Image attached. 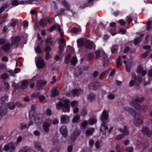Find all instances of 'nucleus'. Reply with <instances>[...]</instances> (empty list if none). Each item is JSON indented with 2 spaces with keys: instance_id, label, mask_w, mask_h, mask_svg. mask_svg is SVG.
Wrapping results in <instances>:
<instances>
[{
  "instance_id": "obj_34",
  "label": "nucleus",
  "mask_w": 152,
  "mask_h": 152,
  "mask_svg": "<svg viewBox=\"0 0 152 152\" xmlns=\"http://www.w3.org/2000/svg\"><path fill=\"white\" fill-rule=\"evenodd\" d=\"M20 128L21 130H23L26 128L28 129V126L26 124L22 123L20 124Z\"/></svg>"
},
{
  "instance_id": "obj_26",
  "label": "nucleus",
  "mask_w": 152,
  "mask_h": 152,
  "mask_svg": "<svg viewBox=\"0 0 152 152\" xmlns=\"http://www.w3.org/2000/svg\"><path fill=\"white\" fill-rule=\"evenodd\" d=\"M20 40V37L19 36H17L12 38V45L19 42Z\"/></svg>"
},
{
  "instance_id": "obj_18",
  "label": "nucleus",
  "mask_w": 152,
  "mask_h": 152,
  "mask_svg": "<svg viewBox=\"0 0 152 152\" xmlns=\"http://www.w3.org/2000/svg\"><path fill=\"white\" fill-rule=\"evenodd\" d=\"M95 96L92 93H90L88 95L87 99L89 102L93 101L95 99Z\"/></svg>"
},
{
  "instance_id": "obj_47",
  "label": "nucleus",
  "mask_w": 152,
  "mask_h": 152,
  "mask_svg": "<svg viewBox=\"0 0 152 152\" xmlns=\"http://www.w3.org/2000/svg\"><path fill=\"white\" fill-rule=\"evenodd\" d=\"M35 50L36 53H40L41 52L40 48L39 46H37L35 48Z\"/></svg>"
},
{
  "instance_id": "obj_28",
  "label": "nucleus",
  "mask_w": 152,
  "mask_h": 152,
  "mask_svg": "<svg viewBox=\"0 0 152 152\" xmlns=\"http://www.w3.org/2000/svg\"><path fill=\"white\" fill-rule=\"evenodd\" d=\"M96 119L94 117L90 118L88 121V123L91 125H92L96 123Z\"/></svg>"
},
{
  "instance_id": "obj_63",
  "label": "nucleus",
  "mask_w": 152,
  "mask_h": 152,
  "mask_svg": "<svg viewBox=\"0 0 152 152\" xmlns=\"http://www.w3.org/2000/svg\"><path fill=\"white\" fill-rule=\"evenodd\" d=\"M94 57V55L92 53H90L89 54L88 56V58L89 60H91Z\"/></svg>"
},
{
  "instance_id": "obj_56",
  "label": "nucleus",
  "mask_w": 152,
  "mask_h": 152,
  "mask_svg": "<svg viewBox=\"0 0 152 152\" xmlns=\"http://www.w3.org/2000/svg\"><path fill=\"white\" fill-rule=\"evenodd\" d=\"M79 30L78 28H73L72 30V31L75 34H76L78 32H79Z\"/></svg>"
},
{
  "instance_id": "obj_55",
  "label": "nucleus",
  "mask_w": 152,
  "mask_h": 152,
  "mask_svg": "<svg viewBox=\"0 0 152 152\" xmlns=\"http://www.w3.org/2000/svg\"><path fill=\"white\" fill-rule=\"evenodd\" d=\"M108 97L110 99H113L115 98V95L113 94H110L108 95Z\"/></svg>"
},
{
  "instance_id": "obj_6",
  "label": "nucleus",
  "mask_w": 152,
  "mask_h": 152,
  "mask_svg": "<svg viewBox=\"0 0 152 152\" xmlns=\"http://www.w3.org/2000/svg\"><path fill=\"white\" fill-rule=\"evenodd\" d=\"M77 43L78 45L79 46L81 47L82 46H85L86 43H87V44H90V46H91L92 45V42H89L88 39L84 38H80L79 39L77 40Z\"/></svg>"
},
{
  "instance_id": "obj_53",
  "label": "nucleus",
  "mask_w": 152,
  "mask_h": 152,
  "mask_svg": "<svg viewBox=\"0 0 152 152\" xmlns=\"http://www.w3.org/2000/svg\"><path fill=\"white\" fill-rule=\"evenodd\" d=\"M118 23L122 26H124L126 24V22L122 20H119L118 21Z\"/></svg>"
},
{
  "instance_id": "obj_16",
  "label": "nucleus",
  "mask_w": 152,
  "mask_h": 152,
  "mask_svg": "<svg viewBox=\"0 0 152 152\" xmlns=\"http://www.w3.org/2000/svg\"><path fill=\"white\" fill-rule=\"evenodd\" d=\"M83 93V91L80 89H75L72 91V93L75 96H77Z\"/></svg>"
},
{
  "instance_id": "obj_51",
  "label": "nucleus",
  "mask_w": 152,
  "mask_h": 152,
  "mask_svg": "<svg viewBox=\"0 0 152 152\" xmlns=\"http://www.w3.org/2000/svg\"><path fill=\"white\" fill-rule=\"evenodd\" d=\"M59 49L60 50L58 52V54L59 55H61L62 53V52L63 50V47L62 45H60L59 47Z\"/></svg>"
},
{
  "instance_id": "obj_12",
  "label": "nucleus",
  "mask_w": 152,
  "mask_h": 152,
  "mask_svg": "<svg viewBox=\"0 0 152 152\" xmlns=\"http://www.w3.org/2000/svg\"><path fill=\"white\" fill-rule=\"evenodd\" d=\"M0 116L1 118L7 114V109L6 108L3 106L0 107Z\"/></svg>"
},
{
  "instance_id": "obj_57",
  "label": "nucleus",
  "mask_w": 152,
  "mask_h": 152,
  "mask_svg": "<svg viewBox=\"0 0 152 152\" xmlns=\"http://www.w3.org/2000/svg\"><path fill=\"white\" fill-rule=\"evenodd\" d=\"M143 70L142 67L141 66H140L137 70V72L138 73H141Z\"/></svg>"
},
{
  "instance_id": "obj_25",
  "label": "nucleus",
  "mask_w": 152,
  "mask_h": 152,
  "mask_svg": "<svg viewBox=\"0 0 152 152\" xmlns=\"http://www.w3.org/2000/svg\"><path fill=\"white\" fill-rule=\"evenodd\" d=\"M124 109L127 111L129 113H130L131 115H132L133 116H135V111L129 107H127L125 108Z\"/></svg>"
},
{
  "instance_id": "obj_19",
  "label": "nucleus",
  "mask_w": 152,
  "mask_h": 152,
  "mask_svg": "<svg viewBox=\"0 0 152 152\" xmlns=\"http://www.w3.org/2000/svg\"><path fill=\"white\" fill-rule=\"evenodd\" d=\"M142 131L143 132L146 134L148 137H150L152 133L151 131L149 130L148 128L146 127H143Z\"/></svg>"
},
{
  "instance_id": "obj_49",
  "label": "nucleus",
  "mask_w": 152,
  "mask_h": 152,
  "mask_svg": "<svg viewBox=\"0 0 152 152\" xmlns=\"http://www.w3.org/2000/svg\"><path fill=\"white\" fill-rule=\"evenodd\" d=\"M71 106L73 107H75L77 105V102L76 101H73L71 103Z\"/></svg>"
},
{
  "instance_id": "obj_7",
  "label": "nucleus",
  "mask_w": 152,
  "mask_h": 152,
  "mask_svg": "<svg viewBox=\"0 0 152 152\" xmlns=\"http://www.w3.org/2000/svg\"><path fill=\"white\" fill-rule=\"evenodd\" d=\"M130 104L131 105L133 106L135 109L137 110H140L142 109V110L145 111L148 107L146 106H144L141 107L140 106L135 102H130Z\"/></svg>"
},
{
  "instance_id": "obj_37",
  "label": "nucleus",
  "mask_w": 152,
  "mask_h": 152,
  "mask_svg": "<svg viewBox=\"0 0 152 152\" xmlns=\"http://www.w3.org/2000/svg\"><path fill=\"white\" fill-rule=\"evenodd\" d=\"M70 58L71 55L69 54H68L66 56L65 59V63L67 64L69 63Z\"/></svg>"
},
{
  "instance_id": "obj_22",
  "label": "nucleus",
  "mask_w": 152,
  "mask_h": 152,
  "mask_svg": "<svg viewBox=\"0 0 152 152\" xmlns=\"http://www.w3.org/2000/svg\"><path fill=\"white\" fill-rule=\"evenodd\" d=\"M51 94L50 96L52 97H54L57 96L58 94V92L56 88H54L51 91Z\"/></svg>"
},
{
  "instance_id": "obj_33",
  "label": "nucleus",
  "mask_w": 152,
  "mask_h": 152,
  "mask_svg": "<svg viewBox=\"0 0 152 152\" xmlns=\"http://www.w3.org/2000/svg\"><path fill=\"white\" fill-rule=\"evenodd\" d=\"M144 99L143 97L137 98L134 100H133L132 102H135L136 103L140 102L142 101H143Z\"/></svg>"
},
{
  "instance_id": "obj_21",
  "label": "nucleus",
  "mask_w": 152,
  "mask_h": 152,
  "mask_svg": "<svg viewBox=\"0 0 152 152\" xmlns=\"http://www.w3.org/2000/svg\"><path fill=\"white\" fill-rule=\"evenodd\" d=\"M95 129L93 128H90L87 130L85 132L86 136H88L92 135Z\"/></svg>"
},
{
  "instance_id": "obj_9",
  "label": "nucleus",
  "mask_w": 152,
  "mask_h": 152,
  "mask_svg": "<svg viewBox=\"0 0 152 152\" xmlns=\"http://www.w3.org/2000/svg\"><path fill=\"white\" fill-rule=\"evenodd\" d=\"M108 128L107 126L106 125L105 121H103L100 127V133L102 134H104L106 133V129Z\"/></svg>"
},
{
  "instance_id": "obj_40",
  "label": "nucleus",
  "mask_w": 152,
  "mask_h": 152,
  "mask_svg": "<svg viewBox=\"0 0 152 152\" xmlns=\"http://www.w3.org/2000/svg\"><path fill=\"white\" fill-rule=\"evenodd\" d=\"M40 101L41 102L44 103L45 102V98L43 95H41L39 96Z\"/></svg>"
},
{
  "instance_id": "obj_20",
  "label": "nucleus",
  "mask_w": 152,
  "mask_h": 152,
  "mask_svg": "<svg viewBox=\"0 0 152 152\" xmlns=\"http://www.w3.org/2000/svg\"><path fill=\"white\" fill-rule=\"evenodd\" d=\"M119 130L120 132L124 133V135H127L129 134V131L128 129L126 126H125L123 128L119 129Z\"/></svg>"
},
{
  "instance_id": "obj_64",
  "label": "nucleus",
  "mask_w": 152,
  "mask_h": 152,
  "mask_svg": "<svg viewBox=\"0 0 152 152\" xmlns=\"http://www.w3.org/2000/svg\"><path fill=\"white\" fill-rule=\"evenodd\" d=\"M135 82V80H131L129 83V86H134Z\"/></svg>"
},
{
  "instance_id": "obj_39",
  "label": "nucleus",
  "mask_w": 152,
  "mask_h": 152,
  "mask_svg": "<svg viewBox=\"0 0 152 152\" xmlns=\"http://www.w3.org/2000/svg\"><path fill=\"white\" fill-rule=\"evenodd\" d=\"M80 117V116L79 115H77L74 117L72 120V122L75 123L79 119Z\"/></svg>"
},
{
  "instance_id": "obj_5",
  "label": "nucleus",
  "mask_w": 152,
  "mask_h": 152,
  "mask_svg": "<svg viewBox=\"0 0 152 152\" xmlns=\"http://www.w3.org/2000/svg\"><path fill=\"white\" fill-rule=\"evenodd\" d=\"M15 148L16 147L14 144L10 143L4 145L3 150L6 152H13L15 151Z\"/></svg>"
},
{
  "instance_id": "obj_48",
  "label": "nucleus",
  "mask_w": 152,
  "mask_h": 152,
  "mask_svg": "<svg viewBox=\"0 0 152 152\" xmlns=\"http://www.w3.org/2000/svg\"><path fill=\"white\" fill-rule=\"evenodd\" d=\"M151 22L150 21H148L147 23V29L148 31H149L151 29L150 25L151 24Z\"/></svg>"
},
{
  "instance_id": "obj_17",
  "label": "nucleus",
  "mask_w": 152,
  "mask_h": 152,
  "mask_svg": "<svg viewBox=\"0 0 152 152\" xmlns=\"http://www.w3.org/2000/svg\"><path fill=\"white\" fill-rule=\"evenodd\" d=\"M50 20L49 19H43L40 20L39 23L40 25L42 27H45L47 23H49Z\"/></svg>"
},
{
  "instance_id": "obj_46",
  "label": "nucleus",
  "mask_w": 152,
  "mask_h": 152,
  "mask_svg": "<svg viewBox=\"0 0 152 152\" xmlns=\"http://www.w3.org/2000/svg\"><path fill=\"white\" fill-rule=\"evenodd\" d=\"M126 21L127 22H128L129 24L132 21V19L131 17L129 16H127Z\"/></svg>"
},
{
  "instance_id": "obj_14",
  "label": "nucleus",
  "mask_w": 152,
  "mask_h": 152,
  "mask_svg": "<svg viewBox=\"0 0 152 152\" xmlns=\"http://www.w3.org/2000/svg\"><path fill=\"white\" fill-rule=\"evenodd\" d=\"M34 146L40 152H45L42 149L40 143L38 142H35L34 144Z\"/></svg>"
},
{
  "instance_id": "obj_45",
  "label": "nucleus",
  "mask_w": 152,
  "mask_h": 152,
  "mask_svg": "<svg viewBox=\"0 0 152 152\" xmlns=\"http://www.w3.org/2000/svg\"><path fill=\"white\" fill-rule=\"evenodd\" d=\"M141 41L140 38H137L134 40V43L135 44H137L139 43Z\"/></svg>"
},
{
  "instance_id": "obj_15",
  "label": "nucleus",
  "mask_w": 152,
  "mask_h": 152,
  "mask_svg": "<svg viewBox=\"0 0 152 152\" xmlns=\"http://www.w3.org/2000/svg\"><path fill=\"white\" fill-rule=\"evenodd\" d=\"M60 131L61 133L64 137H66L67 135V129L66 126H62L60 128Z\"/></svg>"
},
{
  "instance_id": "obj_4",
  "label": "nucleus",
  "mask_w": 152,
  "mask_h": 152,
  "mask_svg": "<svg viewBox=\"0 0 152 152\" xmlns=\"http://www.w3.org/2000/svg\"><path fill=\"white\" fill-rule=\"evenodd\" d=\"M35 64L37 68L42 69L44 68L45 66V62L40 57L38 56L35 58Z\"/></svg>"
},
{
  "instance_id": "obj_32",
  "label": "nucleus",
  "mask_w": 152,
  "mask_h": 152,
  "mask_svg": "<svg viewBox=\"0 0 152 152\" xmlns=\"http://www.w3.org/2000/svg\"><path fill=\"white\" fill-rule=\"evenodd\" d=\"M109 72V70H107L101 73L100 76V79H102Z\"/></svg>"
},
{
  "instance_id": "obj_35",
  "label": "nucleus",
  "mask_w": 152,
  "mask_h": 152,
  "mask_svg": "<svg viewBox=\"0 0 152 152\" xmlns=\"http://www.w3.org/2000/svg\"><path fill=\"white\" fill-rule=\"evenodd\" d=\"M88 40L89 42H92V45L91 46H90V44H87V43H86V44L85 45V47L87 48L90 49V48H92L94 46V43L92 41H90L88 39Z\"/></svg>"
},
{
  "instance_id": "obj_62",
  "label": "nucleus",
  "mask_w": 152,
  "mask_h": 152,
  "mask_svg": "<svg viewBox=\"0 0 152 152\" xmlns=\"http://www.w3.org/2000/svg\"><path fill=\"white\" fill-rule=\"evenodd\" d=\"M52 114L51 110L49 109H47L46 110V114L47 115H50Z\"/></svg>"
},
{
  "instance_id": "obj_52",
  "label": "nucleus",
  "mask_w": 152,
  "mask_h": 152,
  "mask_svg": "<svg viewBox=\"0 0 152 152\" xmlns=\"http://www.w3.org/2000/svg\"><path fill=\"white\" fill-rule=\"evenodd\" d=\"M126 150L128 152H133V149L132 147H127L126 148Z\"/></svg>"
},
{
  "instance_id": "obj_36",
  "label": "nucleus",
  "mask_w": 152,
  "mask_h": 152,
  "mask_svg": "<svg viewBox=\"0 0 152 152\" xmlns=\"http://www.w3.org/2000/svg\"><path fill=\"white\" fill-rule=\"evenodd\" d=\"M77 62V58L75 57H73L71 60V63L73 65H75Z\"/></svg>"
},
{
  "instance_id": "obj_11",
  "label": "nucleus",
  "mask_w": 152,
  "mask_h": 152,
  "mask_svg": "<svg viewBox=\"0 0 152 152\" xmlns=\"http://www.w3.org/2000/svg\"><path fill=\"white\" fill-rule=\"evenodd\" d=\"M31 81V80H24L21 81L19 83L20 87L22 89L25 88L27 86L28 83H30Z\"/></svg>"
},
{
  "instance_id": "obj_41",
  "label": "nucleus",
  "mask_w": 152,
  "mask_h": 152,
  "mask_svg": "<svg viewBox=\"0 0 152 152\" xmlns=\"http://www.w3.org/2000/svg\"><path fill=\"white\" fill-rule=\"evenodd\" d=\"M124 134H119L116 137L115 139L118 140H119L124 137Z\"/></svg>"
},
{
  "instance_id": "obj_3",
  "label": "nucleus",
  "mask_w": 152,
  "mask_h": 152,
  "mask_svg": "<svg viewBox=\"0 0 152 152\" xmlns=\"http://www.w3.org/2000/svg\"><path fill=\"white\" fill-rule=\"evenodd\" d=\"M29 116L30 119H33L34 122L37 125H39L42 122L40 115H37L34 110L30 111L29 112Z\"/></svg>"
},
{
  "instance_id": "obj_31",
  "label": "nucleus",
  "mask_w": 152,
  "mask_h": 152,
  "mask_svg": "<svg viewBox=\"0 0 152 152\" xmlns=\"http://www.w3.org/2000/svg\"><path fill=\"white\" fill-rule=\"evenodd\" d=\"M40 93L38 92L34 93L31 95V98L33 99H34L39 96Z\"/></svg>"
},
{
  "instance_id": "obj_61",
  "label": "nucleus",
  "mask_w": 152,
  "mask_h": 152,
  "mask_svg": "<svg viewBox=\"0 0 152 152\" xmlns=\"http://www.w3.org/2000/svg\"><path fill=\"white\" fill-rule=\"evenodd\" d=\"M149 51L148 50L144 53L143 55L142 58H146L149 54Z\"/></svg>"
},
{
  "instance_id": "obj_54",
  "label": "nucleus",
  "mask_w": 152,
  "mask_h": 152,
  "mask_svg": "<svg viewBox=\"0 0 152 152\" xmlns=\"http://www.w3.org/2000/svg\"><path fill=\"white\" fill-rule=\"evenodd\" d=\"M121 56H119V57L118 58V61L117 62L116 67H117V69L118 68V65L121 64V63L120 62V61L121 60Z\"/></svg>"
},
{
  "instance_id": "obj_13",
  "label": "nucleus",
  "mask_w": 152,
  "mask_h": 152,
  "mask_svg": "<svg viewBox=\"0 0 152 152\" xmlns=\"http://www.w3.org/2000/svg\"><path fill=\"white\" fill-rule=\"evenodd\" d=\"M109 117V114L106 110L103 111L101 116V120L102 122L106 121Z\"/></svg>"
},
{
  "instance_id": "obj_8",
  "label": "nucleus",
  "mask_w": 152,
  "mask_h": 152,
  "mask_svg": "<svg viewBox=\"0 0 152 152\" xmlns=\"http://www.w3.org/2000/svg\"><path fill=\"white\" fill-rule=\"evenodd\" d=\"M70 117L66 115H62L60 118V122L63 124H66L69 122Z\"/></svg>"
},
{
  "instance_id": "obj_2",
  "label": "nucleus",
  "mask_w": 152,
  "mask_h": 152,
  "mask_svg": "<svg viewBox=\"0 0 152 152\" xmlns=\"http://www.w3.org/2000/svg\"><path fill=\"white\" fill-rule=\"evenodd\" d=\"M95 57L96 58H100L101 59L104 60L103 65L104 66L108 65L109 60L104 51L100 50L97 51L96 53Z\"/></svg>"
},
{
  "instance_id": "obj_44",
  "label": "nucleus",
  "mask_w": 152,
  "mask_h": 152,
  "mask_svg": "<svg viewBox=\"0 0 152 152\" xmlns=\"http://www.w3.org/2000/svg\"><path fill=\"white\" fill-rule=\"evenodd\" d=\"M81 73L80 70L76 69L75 72V75L77 77L81 74Z\"/></svg>"
},
{
  "instance_id": "obj_60",
  "label": "nucleus",
  "mask_w": 152,
  "mask_h": 152,
  "mask_svg": "<svg viewBox=\"0 0 152 152\" xmlns=\"http://www.w3.org/2000/svg\"><path fill=\"white\" fill-rule=\"evenodd\" d=\"M87 121H85L81 123V125L83 127H85L87 126Z\"/></svg>"
},
{
  "instance_id": "obj_30",
  "label": "nucleus",
  "mask_w": 152,
  "mask_h": 152,
  "mask_svg": "<svg viewBox=\"0 0 152 152\" xmlns=\"http://www.w3.org/2000/svg\"><path fill=\"white\" fill-rule=\"evenodd\" d=\"M142 122V120L141 119H136L134 121V124L136 126H138L141 124Z\"/></svg>"
},
{
  "instance_id": "obj_24",
  "label": "nucleus",
  "mask_w": 152,
  "mask_h": 152,
  "mask_svg": "<svg viewBox=\"0 0 152 152\" xmlns=\"http://www.w3.org/2000/svg\"><path fill=\"white\" fill-rule=\"evenodd\" d=\"M46 84V82L45 81L39 82L37 85V89L39 90L42 87L45 85Z\"/></svg>"
},
{
  "instance_id": "obj_23",
  "label": "nucleus",
  "mask_w": 152,
  "mask_h": 152,
  "mask_svg": "<svg viewBox=\"0 0 152 152\" xmlns=\"http://www.w3.org/2000/svg\"><path fill=\"white\" fill-rule=\"evenodd\" d=\"M50 126L49 123L47 122H45L43 125V128L44 131L46 132H48L49 130V128Z\"/></svg>"
},
{
  "instance_id": "obj_59",
  "label": "nucleus",
  "mask_w": 152,
  "mask_h": 152,
  "mask_svg": "<svg viewBox=\"0 0 152 152\" xmlns=\"http://www.w3.org/2000/svg\"><path fill=\"white\" fill-rule=\"evenodd\" d=\"M8 98V97L7 96H5L1 98V101L4 102L7 100Z\"/></svg>"
},
{
  "instance_id": "obj_1",
  "label": "nucleus",
  "mask_w": 152,
  "mask_h": 152,
  "mask_svg": "<svg viewBox=\"0 0 152 152\" xmlns=\"http://www.w3.org/2000/svg\"><path fill=\"white\" fill-rule=\"evenodd\" d=\"M62 100L64 104L61 102H59L56 105L57 109H60L61 107L63 106L64 108L62 109V112L64 113H69L70 111V110L69 105V101L64 98H63Z\"/></svg>"
},
{
  "instance_id": "obj_38",
  "label": "nucleus",
  "mask_w": 152,
  "mask_h": 152,
  "mask_svg": "<svg viewBox=\"0 0 152 152\" xmlns=\"http://www.w3.org/2000/svg\"><path fill=\"white\" fill-rule=\"evenodd\" d=\"M131 64L130 63H128L126 65V70L128 72H129L131 67Z\"/></svg>"
},
{
  "instance_id": "obj_42",
  "label": "nucleus",
  "mask_w": 152,
  "mask_h": 152,
  "mask_svg": "<svg viewBox=\"0 0 152 152\" xmlns=\"http://www.w3.org/2000/svg\"><path fill=\"white\" fill-rule=\"evenodd\" d=\"M62 3L64 5L65 7L67 8V10H69L70 7L68 3L67 2L65 1H64L62 2Z\"/></svg>"
},
{
  "instance_id": "obj_43",
  "label": "nucleus",
  "mask_w": 152,
  "mask_h": 152,
  "mask_svg": "<svg viewBox=\"0 0 152 152\" xmlns=\"http://www.w3.org/2000/svg\"><path fill=\"white\" fill-rule=\"evenodd\" d=\"M12 4L15 6H17L20 3L18 0H12Z\"/></svg>"
},
{
  "instance_id": "obj_10",
  "label": "nucleus",
  "mask_w": 152,
  "mask_h": 152,
  "mask_svg": "<svg viewBox=\"0 0 152 152\" xmlns=\"http://www.w3.org/2000/svg\"><path fill=\"white\" fill-rule=\"evenodd\" d=\"M101 84L99 82L91 83L89 85V88L91 89L96 90L100 88Z\"/></svg>"
},
{
  "instance_id": "obj_58",
  "label": "nucleus",
  "mask_w": 152,
  "mask_h": 152,
  "mask_svg": "<svg viewBox=\"0 0 152 152\" xmlns=\"http://www.w3.org/2000/svg\"><path fill=\"white\" fill-rule=\"evenodd\" d=\"M8 77V75L6 73H4L1 75V78L3 79H6Z\"/></svg>"
},
{
  "instance_id": "obj_27",
  "label": "nucleus",
  "mask_w": 152,
  "mask_h": 152,
  "mask_svg": "<svg viewBox=\"0 0 152 152\" xmlns=\"http://www.w3.org/2000/svg\"><path fill=\"white\" fill-rule=\"evenodd\" d=\"M10 47V45L9 44H6L2 46V49L5 52H7L9 50Z\"/></svg>"
},
{
  "instance_id": "obj_29",
  "label": "nucleus",
  "mask_w": 152,
  "mask_h": 152,
  "mask_svg": "<svg viewBox=\"0 0 152 152\" xmlns=\"http://www.w3.org/2000/svg\"><path fill=\"white\" fill-rule=\"evenodd\" d=\"M7 106L10 109H14L15 107V104L14 103H8L7 104Z\"/></svg>"
},
{
  "instance_id": "obj_50",
  "label": "nucleus",
  "mask_w": 152,
  "mask_h": 152,
  "mask_svg": "<svg viewBox=\"0 0 152 152\" xmlns=\"http://www.w3.org/2000/svg\"><path fill=\"white\" fill-rule=\"evenodd\" d=\"M51 50L50 47L49 46L46 47L44 49V51L45 52H48L50 51Z\"/></svg>"
}]
</instances>
